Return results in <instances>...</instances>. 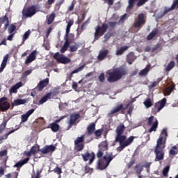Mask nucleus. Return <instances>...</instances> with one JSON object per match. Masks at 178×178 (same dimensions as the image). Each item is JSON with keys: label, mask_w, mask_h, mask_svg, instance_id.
<instances>
[{"label": "nucleus", "mask_w": 178, "mask_h": 178, "mask_svg": "<svg viewBox=\"0 0 178 178\" xmlns=\"http://www.w3.org/2000/svg\"><path fill=\"white\" fill-rule=\"evenodd\" d=\"M126 127H124V124L121 123L119 124L115 129V143H119L120 147L117 148V151L120 152V151H123L126 147H129V145H131L133 141H134V138H136V136H131L127 138V136L123 135L124 133V130Z\"/></svg>", "instance_id": "obj_1"}, {"label": "nucleus", "mask_w": 178, "mask_h": 178, "mask_svg": "<svg viewBox=\"0 0 178 178\" xmlns=\"http://www.w3.org/2000/svg\"><path fill=\"white\" fill-rule=\"evenodd\" d=\"M165 141H163V136L159 137V138L157 140V143L154 149L155 162L163 161V159L165 158Z\"/></svg>", "instance_id": "obj_2"}, {"label": "nucleus", "mask_w": 178, "mask_h": 178, "mask_svg": "<svg viewBox=\"0 0 178 178\" xmlns=\"http://www.w3.org/2000/svg\"><path fill=\"white\" fill-rule=\"evenodd\" d=\"M108 78L107 81L109 83H115L119 81L122 76H126V70L122 67L115 69L113 72L108 73Z\"/></svg>", "instance_id": "obj_3"}, {"label": "nucleus", "mask_w": 178, "mask_h": 178, "mask_svg": "<svg viewBox=\"0 0 178 178\" xmlns=\"http://www.w3.org/2000/svg\"><path fill=\"white\" fill-rule=\"evenodd\" d=\"M115 156H114L113 153L104 156L103 159H99L97 162L98 168L100 169V170L106 169V167L109 166V163L113 161Z\"/></svg>", "instance_id": "obj_4"}, {"label": "nucleus", "mask_w": 178, "mask_h": 178, "mask_svg": "<svg viewBox=\"0 0 178 178\" xmlns=\"http://www.w3.org/2000/svg\"><path fill=\"white\" fill-rule=\"evenodd\" d=\"M108 26L106 24H102V26L99 25L96 26L94 41H97V40L99 39V37H102V35L106 33V30H108Z\"/></svg>", "instance_id": "obj_5"}, {"label": "nucleus", "mask_w": 178, "mask_h": 178, "mask_svg": "<svg viewBox=\"0 0 178 178\" xmlns=\"http://www.w3.org/2000/svg\"><path fill=\"white\" fill-rule=\"evenodd\" d=\"M80 119V114L72 113L70 116V120L68 121V130L72 129L73 126H77V123L80 122L79 120Z\"/></svg>", "instance_id": "obj_6"}, {"label": "nucleus", "mask_w": 178, "mask_h": 178, "mask_svg": "<svg viewBox=\"0 0 178 178\" xmlns=\"http://www.w3.org/2000/svg\"><path fill=\"white\" fill-rule=\"evenodd\" d=\"M166 105V98L162 99L161 101L156 102L154 104V108L152 110V113L153 115H156L158 112H161L165 106Z\"/></svg>", "instance_id": "obj_7"}, {"label": "nucleus", "mask_w": 178, "mask_h": 178, "mask_svg": "<svg viewBox=\"0 0 178 178\" xmlns=\"http://www.w3.org/2000/svg\"><path fill=\"white\" fill-rule=\"evenodd\" d=\"M130 104H127L125 108L123 107V104H120L114 108H113L112 111H111L110 113H108V118H113V115L115 113H118V112H120V113H124V111L129 108V106Z\"/></svg>", "instance_id": "obj_8"}, {"label": "nucleus", "mask_w": 178, "mask_h": 178, "mask_svg": "<svg viewBox=\"0 0 178 178\" xmlns=\"http://www.w3.org/2000/svg\"><path fill=\"white\" fill-rule=\"evenodd\" d=\"M35 13H37L35 6H31L23 10L22 16L24 17H32Z\"/></svg>", "instance_id": "obj_9"}, {"label": "nucleus", "mask_w": 178, "mask_h": 178, "mask_svg": "<svg viewBox=\"0 0 178 178\" xmlns=\"http://www.w3.org/2000/svg\"><path fill=\"white\" fill-rule=\"evenodd\" d=\"M136 2H137L136 6L140 7L145 5L148 0H128V6L127 7V10H131L133 8H134V5H136Z\"/></svg>", "instance_id": "obj_10"}, {"label": "nucleus", "mask_w": 178, "mask_h": 178, "mask_svg": "<svg viewBox=\"0 0 178 178\" xmlns=\"http://www.w3.org/2000/svg\"><path fill=\"white\" fill-rule=\"evenodd\" d=\"M154 119H155V117H154V115H152L147 120L148 126H152V127L149 129V133H152V131H156V129H158V124H159L158 120L156 119L155 121L154 122Z\"/></svg>", "instance_id": "obj_11"}, {"label": "nucleus", "mask_w": 178, "mask_h": 178, "mask_svg": "<svg viewBox=\"0 0 178 178\" xmlns=\"http://www.w3.org/2000/svg\"><path fill=\"white\" fill-rule=\"evenodd\" d=\"M81 156L84 162H87V161H89L88 165H92V162H94L95 159V153H89L88 152H86L85 154H82Z\"/></svg>", "instance_id": "obj_12"}, {"label": "nucleus", "mask_w": 178, "mask_h": 178, "mask_svg": "<svg viewBox=\"0 0 178 178\" xmlns=\"http://www.w3.org/2000/svg\"><path fill=\"white\" fill-rule=\"evenodd\" d=\"M144 24H145V15L140 13L138 15V20L134 23V27L135 29H140Z\"/></svg>", "instance_id": "obj_13"}, {"label": "nucleus", "mask_w": 178, "mask_h": 178, "mask_svg": "<svg viewBox=\"0 0 178 178\" xmlns=\"http://www.w3.org/2000/svg\"><path fill=\"white\" fill-rule=\"evenodd\" d=\"M56 149V147H55L54 145H45L43 148L41 149H38V151L40 152H42V154H49V152H54Z\"/></svg>", "instance_id": "obj_14"}, {"label": "nucleus", "mask_w": 178, "mask_h": 178, "mask_svg": "<svg viewBox=\"0 0 178 178\" xmlns=\"http://www.w3.org/2000/svg\"><path fill=\"white\" fill-rule=\"evenodd\" d=\"M37 55H38V51H37V50H33L26 58L25 60V65H29V63L34 62V60L37 59Z\"/></svg>", "instance_id": "obj_15"}, {"label": "nucleus", "mask_w": 178, "mask_h": 178, "mask_svg": "<svg viewBox=\"0 0 178 178\" xmlns=\"http://www.w3.org/2000/svg\"><path fill=\"white\" fill-rule=\"evenodd\" d=\"M6 23L3 26V31H6L8 27H9V17H8V14H6L3 17H0V29L2 27V24Z\"/></svg>", "instance_id": "obj_16"}, {"label": "nucleus", "mask_w": 178, "mask_h": 178, "mask_svg": "<svg viewBox=\"0 0 178 178\" xmlns=\"http://www.w3.org/2000/svg\"><path fill=\"white\" fill-rule=\"evenodd\" d=\"M49 84V79L46 78L45 79H43L40 81V83L38 84L36 88L38 90V91H42L45 87H47Z\"/></svg>", "instance_id": "obj_17"}, {"label": "nucleus", "mask_w": 178, "mask_h": 178, "mask_svg": "<svg viewBox=\"0 0 178 178\" xmlns=\"http://www.w3.org/2000/svg\"><path fill=\"white\" fill-rule=\"evenodd\" d=\"M29 102V99H17L14 100L12 103V109H13L14 106H19V105H24V104H27Z\"/></svg>", "instance_id": "obj_18"}, {"label": "nucleus", "mask_w": 178, "mask_h": 178, "mask_svg": "<svg viewBox=\"0 0 178 178\" xmlns=\"http://www.w3.org/2000/svg\"><path fill=\"white\" fill-rule=\"evenodd\" d=\"M108 54H109V50L108 49L100 50L99 51V55L97 56L98 60H104V59L106 58Z\"/></svg>", "instance_id": "obj_19"}, {"label": "nucleus", "mask_w": 178, "mask_h": 178, "mask_svg": "<svg viewBox=\"0 0 178 178\" xmlns=\"http://www.w3.org/2000/svg\"><path fill=\"white\" fill-rule=\"evenodd\" d=\"M70 46V42L69 41V38L65 37V43L62 48L60 49V54H65L67 51V48Z\"/></svg>", "instance_id": "obj_20"}, {"label": "nucleus", "mask_w": 178, "mask_h": 178, "mask_svg": "<svg viewBox=\"0 0 178 178\" xmlns=\"http://www.w3.org/2000/svg\"><path fill=\"white\" fill-rule=\"evenodd\" d=\"M29 161H30V158L29 157L22 161H19L14 165V168H17V170H19L20 168H22V166H23L24 165H26V163H27Z\"/></svg>", "instance_id": "obj_21"}, {"label": "nucleus", "mask_w": 178, "mask_h": 178, "mask_svg": "<svg viewBox=\"0 0 178 178\" xmlns=\"http://www.w3.org/2000/svg\"><path fill=\"white\" fill-rule=\"evenodd\" d=\"M10 109V103L8 102H3L2 103H0V111L1 112H6V111H8Z\"/></svg>", "instance_id": "obj_22"}, {"label": "nucleus", "mask_w": 178, "mask_h": 178, "mask_svg": "<svg viewBox=\"0 0 178 178\" xmlns=\"http://www.w3.org/2000/svg\"><path fill=\"white\" fill-rule=\"evenodd\" d=\"M20 87H23V83L22 81L17 83L10 89V94H12V93L17 94V90H19Z\"/></svg>", "instance_id": "obj_23"}, {"label": "nucleus", "mask_w": 178, "mask_h": 178, "mask_svg": "<svg viewBox=\"0 0 178 178\" xmlns=\"http://www.w3.org/2000/svg\"><path fill=\"white\" fill-rule=\"evenodd\" d=\"M8 59H9V54H6V56H4L0 67V73H2L3 72V70L6 67V65H8Z\"/></svg>", "instance_id": "obj_24"}, {"label": "nucleus", "mask_w": 178, "mask_h": 178, "mask_svg": "<svg viewBox=\"0 0 178 178\" xmlns=\"http://www.w3.org/2000/svg\"><path fill=\"white\" fill-rule=\"evenodd\" d=\"M95 131V123L92 122L87 127L88 136H92Z\"/></svg>", "instance_id": "obj_25"}, {"label": "nucleus", "mask_w": 178, "mask_h": 178, "mask_svg": "<svg viewBox=\"0 0 178 178\" xmlns=\"http://www.w3.org/2000/svg\"><path fill=\"white\" fill-rule=\"evenodd\" d=\"M159 32V31L158 30V29L155 28L154 29H153L151 33L147 36V41H151V40L154 38V37H156Z\"/></svg>", "instance_id": "obj_26"}, {"label": "nucleus", "mask_w": 178, "mask_h": 178, "mask_svg": "<svg viewBox=\"0 0 178 178\" xmlns=\"http://www.w3.org/2000/svg\"><path fill=\"white\" fill-rule=\"evenodd\" d=\"M17 129H12L11 131L7 132L4 135L0 136V144L3 143V140H8V137L12 134V133H15Z\"/></svg>", "instance_id": "obj_27"}, {"label": "nucleus", "mask_w": 178, "mask_h": 178, "mask_svg": "<svg viewBox=\"0 0 178 178\" xmlns=\"http://www.w3.org/2000/svg\"><path fill=\"white\" fill-rule=\"evenodd\" d=\"M136 59V56H134V53L130 52L127 56V62H128L129 65H133V62Z\"/></svg>", "instance_id": "obj_28"}, {"label": "nucleus", "mask_w": 178, "mask_h": 178, "mask_svg": "<svg viewBox=\"0 0 178 178\" xmlns=\"http://www.w3.org/2000/svg\"><path fill=\"white\" fill-rule=\"evenodd\" d=\"M51 95H52V93L48 92L47 95L42 97L41 99L39 101V104L42 105V104H44V102H47L48 99H51Z\"/></svg>", "instance_id": "obj_29"}, {"label": "nucleus", "mask_w": 178, "mask_h": 178, "mask_svg": "<svg viewBox=\"0 0 178 178\" xmlns=\"http://www.w3.org/2000/svg\"><path fill=\"white\" fill-rule=\"evenodd\" d=\"M74 20L70 19L67 22V25L66 27V33H65V37L69 38V33H70V28L72 27V24H74Z\"/></svg>", "instance_id": "obj_30"}, {"label": "nucleus", "mask_w": 178, "mask_h": 178, "mask_svg": "<svg viewBox=\"0 0 178 178\" xmlns=\"http://www.w3.org/2000/svg\"><path fill=\"white\" fill-rule=\"evenodd\" d=\"M58 63H63L66 65V63H70V59L63 55H61L58 59Z\"/></svg>", "instance_id": "obj_31"}, {"label": "nucleus", "mask_w": 178, "mask_h": 178, "mask_svg": "<svg viewBox=\"0 0 178 178\" xmlns=\"http://www.w3.org/2000/svg\"><path fill=\"white\" fill-rule=\"evenodd\" d=\"M127 49H129L128 46L122 47L118 50L116 51L115 55H117L118 56L120 55H123V54H124V52H126Z\"/></svg>", "instance_id": "obj_32"}, {"label": "nucleus", "mask_w": 178, "mask_h": 178, "mask_svg": "<svg viewBox=\"0 0 178 178\" xmlns=\"http://www.w3.org/2000/svg\"><path fill=\"white\" fill-rule=\"evenodd\" d=\"M175 66H176V63H175V61H170L168 63V65L165 67L164 70L167 73H169V72H170V70H172V69H173V67H175Z\"/></svg>", "instance_id": "obj_33"}, {"label": "nucleus", "mask_w": 178, "mask_h": 178, "mask_svg": "<svg viewBox=\"0 0 178 178\" xmlns=\"http://www.w3.org/2000/svg\"><path fill=\"white\" fill-rule=\"evenodd\" d=\"M84 140H86V136L82 135L79 137H77L74 140V144H84Z\"/></svg>", "instance_id": "obj_34"}, {"label": "nucleus", "mask_w": 178, "mask_h": 178, "mask_svg": "<svg viewBox=\"0 0 178 178\" xmlns=\"http://www.w3.org/2000/svg\"><path fill=\"white\" fill-rule=\"evenodd\" d=\"M55 13H51L49 17L47 16V24H52L54 20H55Z\"/></svg>", "instance_id": "obj_35"}, {"label": "nucleus", "mask_w": 178, "mask_h": 178, "mask_svg": "<svg viewBox=\"0 0 178 178\" xmlns=\"http://www.w3.org/2000/svg\"><path fill=\"white\" fill-rule=\"evenodd\" d=\"M84 143L74 144V149L76 152H80L84 149Z\"/></svg>", "instance_id": "obj_36"}, {"label": "nucleus", "mask_w": 178, "mask_h": 178, "mask_svg": "<svg viewBox=\"0 0 178 178\" xmlns=\"http://www.w3.org/2000/svg\"><path fill=\"white\" fill-rule=\"evenodd\" d=\"M99 149L102 152L108 151V143L102 142L99 145Z\"/></svg>", "instance_id": "obj_37"}, {"label": "nucleus", "mask_w": 178, "mask_h": 178, "mask_svg": "<svg viewBox=\"0 0 178 178\" xmlns=\"http://www.w3.org/2000/svg\"><path fill=\"white\" fill-rule=\"evenodd\" d=\"M134 170L136 175H141V172L144 170V168H143V165H141V164H137L134 168Z\"/></svg>", "instance_id": "obj_38"}, {"label": "nucleus", "mask_w": 178, "mask_h": 178, "mask_svg": "<svg viewBox=\"0 0 178 178\" xmlns=\"http://www.w3.org/2000/svg\"><path fill=\"white\" fill-rule=\"evenodd\" d=\"M50 129L51 131H54V133H56L57 131H59L60 127H59V124L52 122L50 124Z\"/></svg>", "instance_id": "obj_39"}, {"label": "nucleus", "mask_w": 178, "mask_h": 178, "mask_svg": "<svg viewBox=\"0 0 178 178\" xmlns=\"http://www.w3.org/2000/svg\"><path fill=\"white\" fill-rule=\"evenodd\" d=\"M143 104L145 105V106L146 108H151V106H152V105H153L152 101L151 100V99L149 97L145 99V100L143 102Z\"/></svg>", "instance_id": "obj_40"}, {"label": "nucleus", "mask_w": 178, "mask_h": 178, "mask_svg": "<svg viewBox=\"0 0 178 178\" xmlns=\"http://www.w3.org/2000/svg\"><path fill=\"white\" fill-rule=\"evenodd\" d=\"M175 85H171L170 86H168V88H165V92L166 94V95H170V94H172V91H173V90H175Z\"/></svg>", "instance_id": "obj_41"}, {"label": "nucleus", "mask_w": 178, "mask_h": 178, "mask_svg": "<svg viewBox=\"0 0 178 178\" xmlns=\"http://www.w3.org/2000/svg\"><path fill=\"white\" fill-rule=\"evenodd\" d=\"M6 124H8V120H3L2 123L0 124V134L3 132L5 129H6Z\"/></svg>", "instance_id": "obj_42"}, {"label": "nucleus", "mask_w": 178, "mask_h": 178, "mask_svg": "<svg viewBox=\"0 0 178 178\" xmlns=\"http://www.w3.org/2000/svg\"><path fill=\"white\" fill-rule=\"evenodd\" d=\"M148 72H149V68L146 67L142 70L138 74L139 76H147L148 74Z\"/></svg>", "instance_id": "obj_43"}, {"label": "nucleus", "mask_w": 178, "mask_h": 178, "mask_svg": "<svg viewBox=\"0 0 178 178\" xmlns=\"http://www.w3.org/2000/svg\"><path fill=\"white\" fill-rule=\"evenodd\" d=\"M169 169H170V167L168 165L163 170V175L164 176V177H168Z\"/></svg>", "instance_id": "obj_44"}, {"label": "nucleus", "mask_w": 178, "mask_h": 178, "mask_svg": "<svg viewBox=\"0 0 178 178\" xmlns=\"http://www.w3.org/2000/svg\"><path fill=\"white\" fill-rule=\"evenodd\" d=\"M30 34H31V31L30 30H28L25 32V33L23 35L22 41H26L30 37Z\"/></svg>", "instance_id": "obj_45"}, {"label": "nucleus", "mask_w": 178, "mask_h": 178, "mask_svg": "<svg viewBox=\"0 0 178 178\" xmlns=\"http://www.w3.org/2000/svg\"><path fill=\"white\" fill-rule=\"evenodd\" d=\"M79 49V44H74V45L70 47V52H76Z\"/></svg>", "instance_id": "obj_46"}, {"label": "nucleus", "mask_w": 178, "mask_h": 178, "mask_svg": "<svg viewBox=\"0 0 178 178\" xmlns=\"http://www.w3.org/2000/svg\"><path fill=\"white\" fill-rule=\"evenodd\" d=\"M41 172L40 171V170H37L36 171V174L35 172H34L32 175H31V178H40L41 177Z\"/></svg>", "instance_id": "obj_47"}, {"label": "nucleus", "mask_w": 178, "mask_h": 178, "mask_svg": "<svg viewBox=\"0 0 178 178\" xmlns=\"http://www.w3.org/2000/svg\"><path fill=\"white\" fill-rule=\"evenodd\" d=\"M16 30V26L15 24H10V27L8 28V33L9 34H13V32Z\"/></svg>", "instance_id": "obj_48"}, {"label": "nucleus", "mask_w": 178, "mask_h": 178, "mask_svg": "<svg viewBox=\"0 0 178 178\" xmlns=\"http://www.w3.org/2000/svg\"><path fill=\"white\" fill-rule=\"evenodd\" d=\"M163 137V140H166V137H168V129H163L161 131V136Z\"/></svg>", "instance_id": "obj_49"}, {"label": "nucleus", "mask_w": 178, "mask_h": 178, "mask_svg": "<svg viewBox=\"0 0 178 178\" xmlns=\"http://www.w3.org/2000/svg\"><path fill=\"white\" fill-rule=\"evenodd\" d=\"M64 1L61 0L58 3L55 5V10H59L60 9V6L63 4Z\"/></svg>", "instance_id": "obj_50"}, {"label": "nucleus", "mask_w": 178, "mask_h": 178, "mask_svg": "<svg viewBox=\"0 0 178 178\" xmlns=\"http://www.w3.org/2000/svg\"><path fill=\"white\" fill-rule=\"evenodd\" d=\"M83 69H84V65L74 70L71 73H72V74H74L76 73H79V72H81V70H83Z\"/></svg>", "instance_id": "obj_51"}, {"label": "nucleus", "mask_w": 178, "mask_h": 178, "mask_svg": "<svg viewBox=\"0 0 178 178\" xmlns=\"http://www.w3.org/2000/svg\"><path fill=\"white\" fill-rule=\"evenodd\" d=\"M29 120V115L26 114H23L21 116V123H24L25 122H27Z\"/></svg>", "instance_id": "obj_52"}, {"label": "nucleus", "mask_w": 178, "mask_h": 178, "mask_svg": "<svg viewBox=\"0 0 178 178\" xmlns=\"http://www.w3.org/2000/svg\"><path fill=\"white\" fill-rule=\"evenodd\" d=\"M98 80L100 81V83H104L105 81V74L102 73L99 76H98Z\"/></svg>", "instance_id": "obj_53"}, {"label": "nucleus", "mask_w": 178, "mask_h": 178, "mask_svg": "<svg viewBox=\"0 0 178 178\" xmlns=\"http://www.w3.org/2000/svg\"><path fill=\"white\" fill-rule=\"evenodd\" d=\"M102 131H103V129H98V130H96L94 133H95V136L96 137H101V136H102Z\"/></svg>", "instance_id": "obj_54"}, {"label": "nucleus", "mask_w": 178, "mask_h": 178, "mask_svg": "<svg viewBox=\"0 0 178 178\" xmlns=\"http://www.w3.org/2000/svg\"><path fill=\"white\" fill-rule=\"evenodd\" d=\"M33 72V70H29L25 71L23 73V77H27V76H29V74H31V72Z\"/></svg>", "instance_id": "obj_55"}, {"label": "nucleus", "mask_w": 178, "mask_h": 178, "mask_svg": "<svg viewBox=\"0 0 178 178\" xmlns=\"http://www.w3.org/2000/svg\"><path fill=\"white\" fill-rule=\"evenodd\" d=\"M31 153L32 154V155H35V154H37V147H35V146H33L31 149H30Z\"/></svg>", "instance_id": "obj_56"}, {"label": "nucleus", "mask_w": 178, "mask_h": 178, "mask_svg": "<svg viewBox=\"0 0 178 178\" xmlns=\"http://www.w3.org/2000/svg\"><path fill=\"white\" fill-rule=\"evenodd\" d=\"M8 155V150H3L0 152V158L6 156Z\"/></svg>", "instance_id": "obj_57"}, {"label": "nucleus", "mask_w": 178, "mask_h": 178, "mask_svg": "<svg viewBox=\"0 0 178 178\" xmlns=\"http://www.w3.org/2000/svg\"><path fill=\"white\" fill-rule=\"evenodd\" d=\"M116 24H118V22H108V26L110 27H111V29H115V27H116Z\"/></svg>", "instance_id": "obj_58"}, {"label": "nucleus", "mask_w": 178, "mask_h": 178, "mask_svg": "<svg viewBox=\"0 0 178 178\" xmlns=\"http://www.w3.org/2000/svg\"><path fill=\"white\" fill-rule=\"evenodd\" d=\"M34 108H31V110L28 111L25 114L28 116V118H30L31 115H33V113H34Z\"/></svg>", "instance_id": "obj_59"}, {"label": "nucleus", "mask_w": 178, "mask_h": 178, "mask_svg": "<svg viewBox=\"0 0 178 178\" xmlns=\"http://www.w3.org/2000/svg\"><path fill=\"white\" fill-rule=\"evenodd\" d=\"M54 172H55V173H57V175H60V173H62V168H60L59 167H56L54 169Z\"/></svg>", "instance_id": "obj_60"}, {"label": "nucleus", "mask_w": 178, "mask_h": 178, "mask_svg": "<svg viewBox=\"0 0 178 178\" xmlns=\"http://www.w3.org/2000/svg\"><path fill=\"white\" fill-rule=\"evenodd\" d=\"M104 156V152H102V150H98L97 153V158H102V156Z\"/></svg>", "instance_id": "obj_61"}, {"label": "nucleus", "mask_w": 178, "mask_h": 178, "mask_svg": "<svg viewBox=\"0 0 178 178\" xmlns=\"http://www.w3.org/2000/svg\"><path fill=\"white\" fill-rule=\"evenodd\" d=\"M159 48H161V44H156L152 49V52H155V51H156L157 49H159Z\"/></svg>", "instance_id": "obj_62"}, {"label": "nucleus", "mask_w": 178, "mask_h": 178, "mask_svg": "<svg viewBox=\"0 0 178 178\" xmlns=\"http://www.w3.org/2000/svg\"><path fill=\"white\" fill-rule=\"evenodd\" d=\"M60 56H62V55L59 54V52H56L54 56V59H56L57 62L59 61V57Z\"/></svg>", "instance_id": "obj_63"}, {"label": "nucleus", "mask_w": 178, "mask_h": 178, "mask_svg": "<svg viewBox=\"0 0 178 178\" xmlns=\"http://www.w3.org/2000/svg\"><path fill=\"white\" fill-rule=\"evenodd\" d=\"M111 35H112V33H107L104 35V38H105L106 41H108V40L111 38Z\"/></svg>", "instance_id": "obj_64"}]
</instances>
